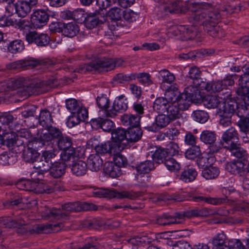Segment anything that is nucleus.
Segmentation results:
<instances>
[{"label":"nucleus","mask_w":249,"mask_h":249,"mask_svg":"<svg viewBox=\"0 0 249 249\" xmlns=\"http://www.w3.org/2000/svg\"><path fill=\"white\" fill-rule=\"evenodd\" d=\"M239 134L234 127H231L224 131L221 137V143L224 148L229 150L231 155L238 159L245 158L247 152L238 142Z\"/></svg>","instance_id":"nucleus-1"},{"label":"nucleus","mask_w":249,"mask_h":249,"mask_svg":"<svg viewBox=\"0 0 249 249\" xmlns=\"http://www.w3.org/2000/svg\"><path fill=\"white\" fill-rule=\"evenodd\" d=\"M62 207V209L53 208L50 210L46 217L48 218L60 220L67 217L69 212L95 211L97 209V207L93 204L79 202L68 203L63 205Z\"/></svg>","instance_id":"nucleus-2"},{"label":"nucleus","mask_w":249,"mask_h":249,"mask_svg":"<svg viewBox=\"0 0 249 249\" xmlns=\"http://www.w3.org/2000/svg\"><path fill=\"white\" fill-rule=\"evenodd\" d=\"M42 83L39 79L19 77L12 82V87L14 89H18L16 93L22 97H29L36 93L38 88Z\"/></svg>","instance_id":"nucleus-3"},{"label":"nucleus","mask_w":249,"mask_h":249,"mask_svg":"<svg viewBox=\"0 0 249 249\" xmlns=\"http://www.w3.org/2000/svg\"><path fill=\"white\" fill-rule=\"evenodd\" d=\"M114 69L113 59L104 57L96 62L81 65L77 69V71L79 73H85L92 71H108Z\"/></svg>","instance_id":"nucleus-4"},{"label":"nucleus","mask_w":249,"mask_h":249,"mask_svg":"<svg viewBox=\"0 0 249 249\" xmlns=\"http://www.w3.org/2000/svg\"><path fill=\"white\" fill-rule=\"evenodd\" d=\"M89 145L96 152V154L116 155L123 150V148L118 144L111 141H107L104 143H99L98 139L95 138L90 139L88 142Z\"/></svg>","instance_id":"nucleus-5"},{"label":"nucleus","mask_w":249,"mask_h":249,"mask_svg":"<svg viewBox=\"0 0 249 249\" xmlns=\"http://www.w3.org/2000/svg\"><path fill=\"white\" fill-rule=\"evenodd\" d=\"M93 194L97 197H106L108 198H117L119 199L128 198L133 200L141 196L140 192H136L132 191H123L118 192L116 190H111L103 188L94 189Z\"/></svg>","instance_id":"nucleus-6"},{"label":"nucleus","mask_w":249,"mask_h":249,"mask_svg":"<svg viewBox=\"0 0 249 249\" xmlns=\"http://www.w3.org/2000/svg\"><path fill=\"white\" fill-rule=\"evenodd\" d=\"M52 65H53L52 62L49 59H38L29 58L8 63L6 65V67L8 70H19L29 67L34 68L38 65L48 67Z\"/></svg>","instance_id":"nucleus-7"},{"label":"nucleus","mask_w":249,"mask_h":249,"mask_svg":"<svg viewBox=\"0 0 249 249\" xmlns=\"http://www.w3.org/2000/svg\"><path fill=\"white\" fill-rule=\"evenodd\" d=\"M42 186L41 184L30 180H21L16 184L17 187L19 190L34 192L36 194L44 193L49 194L53 191L52 189H47V186L45 188L41 189Z\"/></svg>","instance_id":"nucleus-8"},{"label":"nucleus","mask_w":249,"mask_h":249,"mask_svg":"<svg viewBox=\"0 0 249 249\" xmlns=\"http://www.w3.org/2000/svg\"><path fill=\"white\" fill-rule=\"evenodd\" d=\"M201 5L198 3H193L190 5V8L195 12L192 15V18L194 21V25H202L203 28L208 24L206 10H199Z\"/></svg>","instance_id":"nucleus-9"},{"label":"nucleus","mask_w":249,"mask_h":249,"mask_svg":"<svg viewBox=\"0 0 249 249\" xmlns=\"http://www.w3.org/2000/svg\"><path fill=\"white\" fill-rule=\"evenodd\" d=\"M124 97V95H121L115 99L111 108L107 111V116L114 117L118 113L124 112L127 109L128 103Z\"/></svg>","instance_id":"nucleus-10"},{"label":"nucleus","mask_w":249,"mask_h":249,"mask_svg":"<svg viewBox=\"0 0 249 249\" xmlns=\"http://www.w3.org/2000/svg\"><path fill=\"white\" fill-rule=\"evenodd\" d=\"M176 36H180L184 39H192L196 36L199 32L197 25H180L174 31Z\"/></svg>","instance_id":"nucleus-11"},{"label":"nucleus","mask_w":249,"mask_h":249,"mask_svg":"<svg viewBox=\"0 0 249 249\" xmlns=\"http://www.w3.org/2000/svg\"><path fill=\"white\" fill-rule=\"evenodd\" d=\"M188 197L196 202L207 203L214 205L220 204L223 203L227 202L228 201L231 200V197L230 196H225L224 197L220 198H212L206 197L203 196L197 195L192 193H188L187 195Z\"/></svg>","instance_id":"nucleus-12"},{"label":"nucleus","mask_w":249,"mask_h":249,"mask_svg":"<svg viewBox=\"0 0 249 249\" xmlns=\"http://www.w3.org/2000/svg\"><path fill=\"white\" fill-rule=\"evenodd\" d=\"M47 132L42 133L39 137L40 142L43 145L45 144V142H51L52 141L58 139L63 134L62 131L58 128L51 125L45 128Z\"/></svg>","instance_id":"nucleus-13"},{"label":"nucleus","mask_w":249,"mask_h":249,"mask_svg":"<svg viewBox=\"0 0 249 249\" xmlns=\"http://www.w3.org/2000/svg\"><path fill=\"white\" fill-rule=\"evenodd\" d=\"M49 19V15L42 10L35 11L31 15V21L36 28H40L46 25Z\"/></svg>","instance_id":"nucleus-14"},{"label":"nucleus","mask_w":249,"mask_h":249,"mask_svg":"<svg viewBox=\"0 0 249 249\" xmlns=\"http://www.w3.org/2000/svg\"><path fill=\"white\" fill-rule=\"evenodd\" d=\"M111 142L118 144L123 148L128 144L127 140V131L122 128L113 129L111 132Z\"/></svg>","instance_id":"nucleus-15"},{"label":"nucleus","mask_w":249,"mask_h":249,"mask_svg":"<svg viewBox=\"0 0 249 249\" xmlns=\"http://www.w3.org/2000/svg\"><path fill=\"white\" fill-rule=\"evenodd\" d=\"M63 227V224L61 223L56 224L36 225L34 226L32 229H29V231L31 233L38 234L47 233L51 232H57Z\"/></svg>","instance_id":"nucleus-16"},{"label":"nucleus","mask_w":249,"mask_h":249,"mask_svg":"<svg viewBox=\"0 0 249 249\" xmlns=\"http://www.w3.org/2000/svg\"><path fill=\"white\" fill-rule=\"evenodd\" d=\"M106 19L99 14L91 13L88 15L84 20L86 27L89 29H92L100 24L106 21Z\"/></svg>","instance_id":"nucleus-17"},{"label":"nucleus","mask_w":249,"mask_h":249,"mask_svg":"<svg viewBox=\"0 0 249 249\" xmlns=\"http://www.w3.org/2000/svg\"><path fill=\"white\" fill-rule=\"evenodd\" d=\"M67 122L69 127H72L78 124L80 122L85 121L88 117V111L87 109H82L80 112L71 113Z\"/></svg>","instance_id":"nucleus-18"},{"label":"nucleus","mask_w":249,"mask_h":249,"mask_svg":"<svg viewBox=\"0 0 249 249\" xmlns=\"http://www.w3.org/2000/svg\"><path fill=\"white\" fill-rule=\"evenodd\" d=\"M221 104H223V106L222 108L219 109V113L230 117H232L235 112L237 115L240 107L239 102L230 100L227 103L222 102Z\"/></svg>","instance_id":"nucleus-19"},{"label":"nucleus","mask_w":249,"mask_h":249,"mask_svg":"<svg viewBox=\"0 0 249 249\" xmlns=\"http://www.w3.org/2000/svg\"><path fill=\"white\" fill-rule=\"evenodd\" d=\"M38 0H35L34 1L32 0L18 1V17L24 18L30 12L32 7L37 4Z\"/></svg>","instance_id":"nucleus-20"},{"label":"nucleus","mask_w":249,"mask_h":249,"mask_svg":"<svg viewBox=\"0 0 249 249\" xmlns=\"http://www.w3.org/2000/svg\"><path fill=\"white\" fill-rule=\"evenodd\" d=\"M212 243L215 249H229V240L223 232L217 233L212 240Z\"/></svg>","instance_id":"nucleus-21"},{"label":"nucleus","mask_w":249,"mask_h":249,"mask_svg":"<svg viewBox=\"0 0 249 249\" xmlns=\"http://www.w3.org/2000/svg\"><path fill=\"white\" fill-rule=\"evenodd\" d=\"M141 117L139 115L124 114L121 117L123 124L128 128L140 126Z\"/></svg>","instance_id":"nucleus-22"},{"label":"nucleus","mask_w":249,"mask_h":249,"mask_svg":"<svg viewBox=\"0 0 249 249\" xmlns=\"http://www.w3.org/2000/svg\"><path fill=\"white\" fill-rule=\"evenodd\" d=\"M103 170L106 174L113 178L118 177L122 174L119 166L112 162H105Z\"/></svg>","instance_id":"nucleus-23"},{"label":"nucleus","mask_w":249,"mask_h":249,"mask_svg":"<svg viewBox=\"0 0 249 249\" xmlns=\"http://www.w3.org/2000/svg\"><path fill=\"white\" fill-rule=\"evenodd\" d=\"M89 168L92 171H98L102 167L103 160L99 155L96 154H91L87 160Z\"/></svg>","instance_id":"nucleus-24"},{"label":"nucleus","mask_w":249,"mask_h":249,"mask_svg":"<svg viewBox=\"0 0 249 249\" xmlns=\"http://www.w3.org/2000/svg\"><path fill=\"white\" fill-rule=\"evenodd\" d=\"M29 144L26 148H25L22 153V158L23 160L30 163H34L39 158L40 154L37 151L32 147Z\"/></svg>","instance_id":"nucleus-25"},{"label":"nucleus","mask_w":249,"mask_h":249,"mask_svg":"<svg viewBox=\"0 0 249 249\" xmlns=\"http://www.w3.org/2000/svg\"><path fill=\"white\" fill-rule=\"evenodd\" d=\"M61 25L62 26L59 28L61 29V32L66 36L72 37L79 32V26L75 23H61Z\"/></svg>","instance_id":"nucleus-26"},{"label":"nucleus","mask_w":249,"mask_h":249,"mask_svg":"<svg viewBox=\"0 0 249 249\" xmlns=\"http://www.w3.org/2000/svg\"><path fill=\"white\" fill-rule=\"evenodd\" d=\"M204 30L213 37L222 38L225 34L223 30L217 24L208 23L204 28Z\"/></svg>","instance_id":"nucleus-27"},{"label":"nucleus","mask_w":249,"mask_h":249,"mask_svg":"<svg viewBox=\"0 0 249 249\" xmlns=\"http://www.w3.org/2000/svg\"><path fill=\"white\" fill-rule=\"evenodd\" d=\"M201 71L196 66H193L190 68L187 78L191 79V83L196 86H200L201 85H203L202 83L204 82L201 78Z\"/></svg>","instance_id":"nucleus-28"},{"label":"nucleus","mask_w":249,"mask_h":249,"mask_svg":"<svg viewBox=\"0 0 249 249\" xmlns=\"http://www.w3.org/2000/svg\"><path fill=\"white\" fill-rule=\"evenodd\" d=\"M49 171L50 175L53 178H59L65 173L66 165L64 162L52 163Z\"/></svg>","instance_id":"nucleus-29"},{"label":"nucleus","mask_w":249,"mask_h":249,"mask_svg":"<svg viewBox=\"0 0 249 249\" xmlns=\"http://www.w3.org/2000/svg\"><path fill=\"white\" fill-rule=\"evenodd\" d=\"M23 220H13L10 217H1L0 218V227L3 228H19L25 225Z\"/></svg>","instance_id":"nucleus-30"},{"label":"nucleus","mask_w":249,"mask_h":249,"mask_svg":"<svg viewBox=\"0 0 249 249\" xmlns=\"http://www.w3.org/2000/svg\"><path fill=\"white\" fill-rule=\"evenodd\" d=\"M244 164L240 160L228 162L226 165V169L232 174H240V176L244 172Z\"/></svg>","instance_id":"nucleus-31"},{"label":"nucleus","mask_w":249,"mask_h":249,"mask_svg":"<svg viewBox=\"0 0 249 249\" xmlns=\"http://www.w3.org/2000/svg\"><path fill=\"white\" fill-rule=\"evenodd\" d=\"M197 176V172L195 168L187 167L181 173L179 179L186 183L194 181Z\"/></svg>","instance_id":"nucleus-32"},{"label":"nucleus","mask_w":249,"mask_h":249,"mask_svg":"<svg viewBox=\"0 0 249 249\" xmlns=\"http://www.w3.org/2000/svg\"><path fill=\"white\" fill-rule=\"evenodd\" d=\"M170 104L166 98L159 97L154 101L153 107L159 113H165Z\"/></svg>","instance_id":"nucleus-33"},{"label":"nucleus","mask_w":249,"mask_h":249,"mask_svg":"<svg viewBox=\"0 0 249 249\" xmlns=\"http://www.w3.org/2000/svg\"><path fill=\"white\" fill-rule=\"evenodd\" d=\"M203 85H201L200 86H196L193 84V85H190L185 89L184 92L182 94H185L187 97L193 100H197L200 96V89H204V88L201 87Z\"/></svg>","instance_id":"nucleus-34"},{"label":"nucleus","mask_w":249,"mask_h":249,"mask_svg":"<svg viewBox=\"0 0 249 249\" xmlns=\"http://www.w3.org/2000/svg\"><path fill=\"white\" fill-rule=\"evenodd\" d=\"M162 11L166 15L177 14L181 13V7L178 2L169 1L162 6Z\"/></svg>","instance_id":"nucleus-35"},{"label":"nucleus","mask_w":249,"mask_h":249,"mask_svg":"<svg viewBox=\"0 0 249 249\" xmlns=\"http://www.w3.org/2000/svg\"><path fill=\"white\" fill-rule=\"evenodd\" d=\"M153 152L152 159L159 164L163 163L170 157L166 148H156L154 152L151 151V153Z\"/></svg>","instance_id":"nucleus-36"},{"label":"nucleus","mask_w":249,"mask_h":249,"mask_svg":"<svg viewBox=\"0 0 249 249\" xmlns=\"http://www.w3.org/2000/svg\"><path fill=\"white\" fill-rule=\"evenodd\" d=\"M246 112H240L239 111L237 113V116L240 118V120L237 122V125L240 128V130L242 133H249V118L246 117Z\"/></svg>","instance_id":"nucleus-37"},{"label":"nucleus","mask_w":249,"mask_h":249,"mask_svg":"<svg viewBox=\"0 0 249 249\" xmlns=\"http://www.w3.org/2000/svg\"><path fill=\"white\" fill-rule=\"evenodd\" d=\"M88 170V164L83 160H78L72 164L71 171L76 176L85 175Z\"/></svg>","instance_id":"nucleus-38"},{"label":"nucleus","mask_w":249,"mask_h":249,"mask_svg":"<svg viewBox=\"0 0 249 249\" xmlns=\"http://www.w3.org/2000/svg\"><path fill=\"white\" fill-rule=\"evenodd\" d=\"M202 84L203 86L201 87L204 88L205 89L209 92H218L225 89L222 81L212 82L209 83L204 82L202 83Z\"/></svg>","instance_id":"nucleus-39"},{"label":"nucleus","mask_w":249,"mask_h":249,"mask_svg":"<svg viewBox=\"0 0 249 249\" xmlns=\"http://www.w3.org/2000/svg\"><path fill=\"white\" fill-rule=\"evenodd\" d=\"M128 142H136L141 139L142 132L138 127L127 128V130Z\"/></svg>","instance_id":"nucleus-40"},{"label":"nucleus","mask_w":249,"mask_h":249,"mask_svg":"<svg viewBox=\"0 0 249 249\" xmlns=\"http://www.w3.org/2000/svg\"><path fill=\"white\" fill-rule=\"evenodd\" d=\"M178 106L176 103H170L166 111V115L171 121L179 119L181 117L180 110Z\"/></svg>","instance_id":"nucleus-41"},{"label":"nucleus","mask_w":249,"mask_h":249,"mask_svg":"<svg viewBox=\"0 0 249 249\" xmlns=\"http://www.w3.org/2000/svg\"><path fill=\"white\" fill-rule=\"evenodd\" d=\"M239 87L236 90L238 95H243L249 91V76H240L238 80Z\"/></svg>","instance_id":"nucleus-42"},{"label":"nucleus","mask_w":249,"mask_h":249,"mask_svg":"<svg viewBox=\"0 0 249 249\" xmlns=\"http://www.w3.org/2000/svg\"><path fill=\"white\" fill-rule=\"evenodd\" d=\"M136 168L137 171L140 174H146L154 170L155 166L153 161L146 160L138 164Z\"/></svg>","instance_id":"nucleus-43"},{"label":"nucleus","mask_w":249,"mask_h":249,"mask_svg":"<svg viewBox=\"0 0 249 249\" xmlns=\"http://www.w3.org/2000/svg\"><path fill=\"white\" fill-rule=\"evenodd\" d=\"M215 158L213 156H211L207 153L203 156H201L198 158L196 162L198 166L200 168H207L214 162Z\"/></svg>","instance_id":"nucleus-44"},{"label":"nucleus","mask_w":249,"mask_h":249,"mask_svg":"<svg viewBox=\"0 0 249 249\" xmlns=\"http://www.w3.org/2000/svg\"><path fill=\"white\" fill-rule=\"evenodd\" d=\"M38 120L40 124L45 128L52 125V123H53L51 114L47 109L41 111Z\"/></svg>","instance_id":"nucleus-45"},{"label":"nucleus","mask_w":249,"mask_h":249,"mask_svg":"<svg viewBox=\"0 0 249 249\" xmlns=\"http://www.w3.org/2000/svg\"><path fill=\"white\" fill-rule=\"evenodd\" d=\"M203 103L207 108H215L218 107L221 104L222 102L216 96L208 95L204 97Z\"/></svg>","instance_id":"nucleus-46"},{"label":"nucleus","mask_w":249,"mask_h":249,"mask_svg":"<svg viewBox=\"0 0 249 249\" xmlns=\"http://www.w3.org/2000/svg\"><path fill=\"white\" fill-rule=\"evenodd\" d=\"M200 140L205 144H212L216 140V134L214 131L204 130L200 136Z\"/></svg>","instance_id":"nucleus-47"},{"label":"nucleus","mask_w":249,"mask_h":249,"mask_svg":"<svg viewBox=\"0 0 249 249\" xmlns=\"http://www.w3.org/2000/svg\"><path fill=\"white\" fill-rule=\"evenodd\" d=\"M219 172L217 167L210 166L204 168L202 172V176L206 179H213L218 177Z\"/></svg>","instance_id":"nucleus-48"},{"label":"nucleus","mask_w":249,"mask_h":249,"mask_svg":"<svg viewBox=\"0 0 249 249\" xmlns=\"http://www.w3.org/2000/svg\"><path fill=\"white\" fill-rule=\"evenodd\" d=\"M157 130L166 127L172 121L164 113H160L155 117Z\"/></svg>","instance_id":"nucleus-49"},{"label":"nucleus","mask_w":249,"mask_h":249,"mask_svg":"<svg viewBox=\"0 0 249 249\" xmlns=\"http://www.w3.org/2000/svg\"><path fill=\"white\" fill-rule=\"evenodd\" d=\"M207 23L211 24H218L220 21L221 16L217 9L206 10Z\"/></svg>","instance_id":"nucleus-50"},{"label":"nucleus","mask_w":249,"mask_h":249,"mask_svg":"<svg viewBox=\"0 0 249 249\" xmlns=\"http://www.w3.org/2000/svg\"><path fill=\"white\" fill-rule=\"evenodd\" d=\"M194 100L187 97L185 94H181L180 97L178 99L177 105L178 106L179 109L184 110L187 109Z\"/></svg>","instance_id":"nucleus-51"},{"label":"nucleus","mask_w":249,"mask_h":249,"mask_svg":"<svg viewBox=\"0 0 249 249\" xmlns=\"http://www.w3.org/2000/svg\"><path fill=\"white\" fill-rule=\"evenodd\" d=\"M24 49V43L21 40H15L11 42L8 47V51L12 53L22 52Z\"/></svg>","instance_id":"nucleus-52"},{"label":"nucleus","mask_w":249,"mask_h":249,"mask_svg":"<svg viewBox=\"0 0 249 249\" xmlns=\"http://www.w3.org/2000/svg\"><path fill=\"white\" fill-rule=\"evenodd\" d=\"M66 106L67 109L69 110L71 113L80 112V110H82V109H86L85 107H80L77 100L72 98L66 100Z\"/></svg>","instance_id":"nucleus-53"},{"label":"nucleus","mask_w":249,"mask_h":249,"mask_svg":"<svg viewBox=\"0 0 249 249\" xmlns=\"http://www.w3.org/2000/svg\"><path fill=\"white\" fill-rule=\"evenodd\" d=\"M208 214V213L205 209H196L184 212L182 216L189 218L193 217L206 216Z\"/></svg>","instance_id":"nucleus-54"},{"label":"nucleus","mask_w":249,"mask_h":249,"mask_svg":"<svg viewBox=\"0 0 249 249\" xmlns=\"http://www.w3.org/2000/svg\"><path fill=\"white\" fill-rule=\"evenodd\" d=\"M72 140L71 138L67 136H64L63 134L58 139L57 144L60 150H63L72 145Z\"/></svg>","instance_id":"nucleus-55"},{"label":"nucleus","mask_w":249,"mask_h":249,"mask_svg":"<svg viewBox=\"0 0 249 249\" xmlns=\"http://www.w3.org/2000/svg\"><path fill=\"white\" fill-rule=\"evenodd\" d=\"M192 117L194 120L202 124L206 122L209 118L208 113L206 111L201 110L194 111Z\"/></svg>","instance_id":"nucleus-56"},{"label":"nucleus","mask_w":249,"mask_h":249,"mask_svg":"<svg viewBox=\"0 0 249 249\" xmlns=\"http://www.w3.org/2000/svg\"><path fill=\"white\" fill-rule=\"evenodd\" d=\"M35 161L34 168L39 170L40 172H41V174H43V172H48L52 164V162L46 161L41 158H40L39 160H36Z\"/></svg>","instance_id":"nucleus-57"},{"label":"nucleus","mask_w":249,"mask_h":249,"mask_svg":"<svg viewBox=\"0 0 249 249\" xmlns=\"http://www.w3.org/2000/svg\"><path fill=\"white\" fill-rule=\"evenodd\" d=\"M163 163L169 170L171 171H178L181 168L179 163L170 156Z\"/></svg>","instance_id":"nucleus-58"},{"label":"nucleus","mask_w":249,"mask_h":249,"mask_svg":"<svg viewBox=\"0 0 249 249\" xmlns=\"http://www.w3.org/2000/svg\"><path fill=\"white\" fill-rule=\"evenodd\" d=\"M134 80L137 78L140 83L150 85L153 83L151 75L148 73L142 72L134 73Z\"/></svg>","instance_id":"nucleus-59"},{"label":"nucleus","mask_w":249,"mask_h":249,"mask_svg":"<svg viewBox=\"0 0 249 249\" xmlns=\"http://www.w3.org/2000/svg\"><path fill=\"white\" fill-rule=\"evenodd\" d=\"M159 73L163 83L171 84L175 80V75L166 69L159 71Z\"/></svg>","instance_id":"nucleus-60"},{"label":"nucleus","mask_w":249,"mask_h":249,"mask_svg":"<svg viewBox=\"0 0 249 249\" xmlns=\"http://www.w3.org/2000/svg\"><path fill=\"white\" fill-rule=\"evenodd\" d=\"M113 80L120 84H124L134 80V73L124 74L118 73L113 77Z\"/></svg>","instance_id":"nucleus-61"},{"label":"nucleus","mask_w":249,"mask_h":249,"mask_svg":"<svg viewBox=\"0 0 249 249\" xmlns=\"http://www.w3.org/2000/svg\"><path fill=\"white\" fill-rule=\"evenodd\" d=\"M96 102L98 107L104 110L107 115V111L109 110L108 108L109 105V99L106 96L102 94L97 97Z\"/></svg>","instance_id":"nucleus-62"},{"label":"nucleus","mask_w":249,"mask_h":249,"mask_svg":"<svg viewBox=\"0 0 249 249\" xmlns=\"http://www.w3.org/2000/svg\"><path fill=\"white\" fill-rule=\"evenodd\" d=\"M37 39L36 45L39 47H45L47 46L50 41V38L47 34L39 33L37 32Z\"/></svg>","instance_id":"nucleus-63"},{"label":"nucleus","mask_w":249,"mask_h":249,"mask_svg":"<svg viewBox=\"0 0 249 249\" xmlns=\"http://www.w3.org/2000/svg\"><path fill=\"white\" fill-rule=\"evenodd\" d=\"M123 11L119 8H112L107 13V15L113 20H120L123 16Z\"/></svg>","instance_id":"nucleus-64"}]
</instances>
